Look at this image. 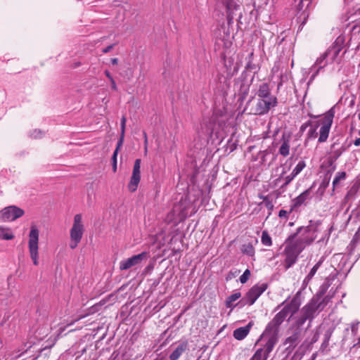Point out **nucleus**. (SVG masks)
Wrapping results in <instances>:
<instances>
[{
	"instance_id": "nucleus-12",
	"label": "nucleus",
	"mask_w": 360,
	"mask_h": 360,
	"mask_svg": "<svg viewBox=\"0 0 360 360\" xmlns=\"http://www.w3.org/2000/svg\"><path fill=\"white\" fill-rule=\"evenodd\" d=\"M274 347V346L266 342L262 348H259L255 352L253 356L256 360H267Z\"/></svg>"
},
{
	"instance_id": "nucleus-32",
	"label": "nucleus",
	"mask_w": 360,
	"mask_h": 360,
	"mask_svg": "<svg viewBox=\"0 0 360 360\" xmlns=\"http://www.w3.org/2000/svg\"><path fill=\"white\" fill-rule=\"evenodd\" d=\"M306 167V164L304 162V161H300L297 165H296V167L294 168V169L292 170V173L297 176L298 175L302 170L303 169Z\"/></svg>"
},
{
	"instance_id": "nucleus-36",
	"label": "nucleus",
	"mask_w": 360,
	"mask_h": 360,
	"mask_svg": "<svg viewBox=\"0 0 360 360\" xmlns=\"http://www.w3.org/2000/svg\"><path fill=\"white\" fill-rule=\"evenodd\" d=\"M124 133L125 132L121 131L120 139L117 142L116 149L115 150V151H117V154L118 153L120 148H121V146L123 144L124 139Z\"/></svg>"
},
{
	"instance_id": "nucleus-31",
	"label": "nucleus",
	"mask_w": 360,
	"mask_h": 360,
	"mask_svg": "<svg viewBox=\"0 0 360 360\" xmlns=\"http://www.w3.org/2000/svg\"><path fill=\"white\" fill-rule=\"evenodd\" d=\"M307 319H310V318L307 317L306 314H302V316L297 320L296 323H295V325H293L292 327H295L296 328H301L302 325L305 323V321Z\"/></svg>"
},
{
	"instance_id": "nucleus-37",
	"label": "nucleus",
	"mask_w": 360,
	"mask_h": 360,
	"mask_svg": "<svg viewBox=\"0 0 360 360\" xmlns=\"http://www.w3.org/2000/svg\"><path fill=\"white\" fill-rule=\"evenodd\" d=\"M124 133L125 132L121 131L120 139L117 142L116 149L115 150V151H117V154L118 153L120 148H121V146L123 144L124 139Z\"/></svg>"
},
{
	"instance_id": "nucleus-40",
	"label": "nucleus",
	"mask_w": 360,
	"mask_h": 360,
	"mask_svg": "<svg viewBox=\"0 0 360 360\" xmlns=\"http://www.w3.org/2000/svg\"><path fill=\"white\" fill-rule=\"evenodd\" d=\"M201 129L202 133L204 134H212V129L211 127H208L207 124H205V127H204L202 125L201 127Z\"/></svg>"
},
{
	"instance_id": "nucleus-30",
	"label": "nucleus",
	"mask_w": 360,
	"mask_h": 360,
	"mask_svg": "<svg viewBox=\"0 0 360 360\" xmlns=\"http://www.w3.org/2000/svg\"><path fill=\"white\" fill-rule=\"evenodd\" d=\"M345 176H346V174L344 172L337 173L335 177L334 178V179L333 181V187L337 186L341 180H343L345 179Z\"/></svg>"
},
{
	"instance_id": "nucleus-39",
	"label": "nucleus",
	"mask_w": 360,
	"mask_h": 360,
	"mask_svg": "<svg viewBox=\"0 0 360 360\" xmlns=\"http://www.w3.org/2000/svg\"><path fill=\"white\" fill-rule=\"evenodd\" d=\"M117 151H114L112 157V170L114 172L117 171Z\"/></svg>"
},
{
	"instance_id": "nucleus-25",
	"label": "nucleus",
	"mask_w": 360,
	"mask_h": 360,
	"mask_svg": "<svg viewBox=\"0 0 360 360\" xmlns=\"http://www.w3.org/2000/svg\"><path fill=\"white\" fill-rule=\"evenodd\" d=\"M289 152H290L289 141L285 140L279 148V153L283 156L286 157L289 155Z\"/></svg>"
},
{
	"instance_id": "nucleus-14",
	"label": "nucleus",
	"mask_w": 360,
	"mask_h": 360,
	"mask_svg": "<svg viewBox=\"0 0 360 360\" xmlns=\"http://www.w3.org/2000/svg\"><path fill=\"white\" fill-rule=\"evenodd\" d=\"M290 333L291 334L286 338L285 344L289 345L290 346L296 345L301 337L302 328L292 327L290 328Z\"/></svg>"
},
{
	"instance_id": "nucleus-42",
	"label": "nucleus",
	"mask_w": 360,
	"mask_h": 360,
	"mask_svg": "<svg viewBox=\"0 0 360 360\" xmlns=\"http://www.w3.org/2000/svg\"><path fill=\"white\" fill-rule=\"evenodd\" d=\"M126 122L127 119L123 116L121 120V131L125 132Z\"/></svg>"
},
{
	"instance_id": "nucleus-13",
	"label": "nucleus",
	"mask_w": 360,
	"mask_h": 360,
	"mask_svg": "<svg viewBox=\"0 0 360 360\" xmlns=\"http://www.w3.org/2000/svg\"><path fill=\"white\" fill-rule=\"evenodd\" d=\"M342 49V40L337 39L333 46L326 51L332 62L338 57Z\"/></svg>"
},
{
	"instance_id": "nucleus-47",
	"label": "nucleus",
	"mask_w": 360,
	"mask_h": 360,
	"mask_svg": "<svg viewBox=\"0 0 360 360\" xmlns=\"http://www.w3.org/2000/svg\"><path fill=\"white\" fill-rule=\"evenodd\" d=\"M143 137H144V144L146 146L148 144V137L146 133L143 132Z\"/></svg>"
},
{
	"instance_id": "nucleus-1",
	"label": "nucleus",
	"mask_w": 360,
	"mask_h": 360,
	"mask_svg": "<svg viewBox=\"0 0 360 360\" xmlns=\"http://www.w3.org/2000/svg\"><path fill=\"white\" fill-rule=\"evenodd\" d=\"M335 108L333 107L323 115L322 119L314 122V128L310 129L308 132L309 137L315 139L319 136L318 141L319 143L326 141L333 124Z\"/></svg>"
},
{
	"instance_id": "nucleus-9",
	"label": "nucleus",
	"mask_w": 360,
	"mask_h": 360,
	"mask_svg": "<svg viewBox=\"0 0 360 360\" xmlns=\"http://www.w3.org/2000/svg\"><path fill=\"white\" fill-rule=\"evenodd\" d=\"M141 160L136 159L135 160L132 175L130 181L128 184V188L131 192L136 191L138 185L141 179Z\"/></svg>"
},
{
	"instance_id": "nucleus-49",
	"label": "nucleus",
	"mask_w": 360,
	"mask_h": 360,
	"mask_svg": "<svg viewBox=\"0 0 360 360\" xmlns=\"http://www.w3.org/2000/svg\"><path fill=\"white\" fill-rule=\"evenodd\" d=\"M354 144L356 146H360V137L356 139L354 142Z\"/></svg>"
},
{
	"instance_id": "nucleus-23",
	"label": "nucleus",
	"mask_w": 360,
	"mask_h": 360,
	"mask_svg": "<svg viewBox=\"0 0 360 360\" xmlns=\"http://www.w3.org/2000/svg\"><path fill=\"white\" fill-rule=\"evenodd\" d=\"M0 238L4 240H12L14 238V235L9 229L0 226Z\"/></svg>"
},
{
	"instance_id": "nucleus-20",
	"label": "nucleus",
	"mask_w": 360,
	"mask_h": 360,
	"mask_svg": "<svg viewBox=\"0 0 360 360\" xmlns=\"http://www.w3.org/2000/svg\"><path fill=\"white\" fill-rule=\"evenodd\" d=\"M309 190H306L302 192L300 195H298L296 198L294 199V206L299 207L302 205L305 200L308 198L309 195Z\"/></svg>"
},
{
	"instance_id": "nucleus-41",
	"label": "nucleus",
	"mask_w": 360,
	"mask_h": 360,
	"mask_svg": "<svg viewBox=\"0 0 360 360\" xmlns=\"http://www.w3.org/2000/svg\"><path fill=\"white\" fill-rule=\"evenodd\" d=\"M31 136L34 139L40 138L41 136V131L40 130L34 129L31 133Z\"/></svg>"
},
{
	"instance_id": "nucleus-18",
	"label": "nucleus",
	"mask_w": 360,
	"mask_h": 360,
	"mask_svg": "<svg viewBox=\"0 0 360 360\" xmlns=\"http://www.w3.org/2000/svg\"><path fill=\"white\" fill-rule=\"evenodd\" d=\"M252 326V323L250 322L246 326L236 329L233 331V337L238 340H243L249 333Z\"/></svg>"
},
{
	"instance_id": "nucleus-22",
	"label": "nucleus",
	"mask_w": 360,
	"mask_h": 360,
	"mask_svg": "<svg viewBox=\"0 0 360 360\" xmlns=\"http://www.w3.org/2000/svg\"><path fill=\"white\" fill-rule=\"evenodd\" d=\"M288 316V315L286 314V312L282 309L281 311L276 314L271 321L280 326Z\"/></svg>"
},
{
	"instance_id": "nucleus-16",
	"label": "nucleus",
	"mask_w": 360,
	"mask_h": 360,
	"mask_svg": "<svg viewBox=\"0 0 360 360\" xmlns=\"http://www.w3.org/2000/svg\"><path fill=\"white\" fill-rule=\"evenodd\" d=\"M300 306V300L297 298H293L289 303H288L283 309L290 317L295 312L297 311Z\"/></svg>"
},
{
	"instance_id": "nucleus-43",
	"label": "nucleus",
	"mask_w": 360,
	"mask_h": 360,
	"mask_svg": "<svg viewBox=\"0 0 360 360\" xmlns=\"http://www.w3.org/2000/svg\"><path fill=\"white\" fill-rule=\"evenodd\" d=\"M288 212L284 210H281L278 213V216L281 218L285 217L287 218Z\"/></svg>"
},
{
	"instance_id": "nucleus-34",
	"label": "nucleus",
	"mask_w": 360,
	"mask_h": 360,
	"mask_svg": "<svg viewBox=\"0 0 360 360\" xmlns=\"http://www.w3.org/2000/svg\"><path fill=\"white\" fill-rule=\"evenodd\" d=\"M250 276V271L246 269L240 277V281L241 283H245Z\"/></svg>"
},
{
	"instance_id": "nucleus-33",
	"label": "nucleus",
	"mask_w": 360,
	"mask_h": 360,
	"mask_svg": "<svg viewBox=\"0 0 360 360\" xmlns=\"http://www.w3.org/2000/svg\"><path fill=\"white\" fill-rule=\"evenodd\" d=\"M284 174H285V172L283 171L280 176L281 179L283 178L285 180V183L282 186V187L288 186L292 181V179L296 176L292 172H291V174L290 175H288V176L283 177Z\"/></svg>"
},
{
	"instance_id": "nucleus-28",
	"label": "nucleus",
	"mask_w": 360,
	"mask_h": 360,
	"mask_svg": "<svg viewBox=\"0 0 360 360\" xmlns=\"http://www.w3.org/2000/svg\"><path fill=\"white\" fill-rule=\"evenodd\" d=\"M242 251L249 256H253L255 254V249L250 243L243 245Z\"/></svg>"
},
{
	"instance_id": "nucleus-10",
	"label": "nucleus",
	"mask_w": 360,
	"mask_h": 360,
	"mask_svg": "<svg viewBox=\"0 0 360 360\" xmlns=\"http://www.w3.org/2000/svg\"><path fill=\"white\" fill-rule=\"evenodd\" d=\"M147 257V252H143L139 255H134L130 258L122 260L120 262V270H127L133 266H135L146 259Z\"/></svg>"
},
{
	"instance_id": "nucleus-45",
	"label": "nucleus",
	"mask_w": 360,
	"mask_h": 360,
	"mask_svg": "<svg viewBox=\"0 0 360 360\" xmlns=\"http://www.w3.org/2000/svg\"><path fill=\"white\" fill-rule=\"evenodd\" d=\"M105 74L106 77L110 79V81H112L113 78L111 76L110 73L108 70H106L105 72Z\"/></svg>"
},
{
	"instance_id": "nucleus-29",
	"label": "nucleus",
	"mask_w": 360,
	"mask_h": 360,
	"mask_svg": "<svg viewBox=\"0 0 360 360\" xmlns=\"http://www.w3.org/2000/svg\"><path fill=\"white\" fill-rule=\"evenodd\" d=\"M328 57V56L326 52H325L319 58H317V60H316V61L315 63V65H319V68H321L324 67L327 64V62L324 63V60Z\"/></svg>"
},
{
	"instance_id": "nucleus-44",
	"label": "nucleus",
	"mask_w": 360,
	"mask_h": 360,
	"mask_svg": "<svg viewBox=\"0 0 360 360\" xmlns=\"http://www.w3.org/2000/svg\"><path fill=\"white\" fill-rule=\"evenodd\" d=\"M114 46H115V44H111V45L107 46L106 48L103 49L102 50L103 53H108L113 49Z\"/></svg>"
},
{
	"instance_id": "nucleus-19",
	"label": "nucleus",
	"mask_w": 360,
	"mask_h": 360,
	"mask_svg": "<svg viewBox=\"0 0 360 360\" xmlns=\"http://www.w3.org/2000/svg\"><path fill=\"white\" fill-rule=\"evenodd\" d=\"M239 6L237 0H226V7L228 18L232 19L233 18V15L236 14L235 12L238 9Z\"/></svg>"
},
{
	"instance_id": "nucleus-38",
	"label": "nucleus",
	"mask_w": 360,
	"mask_h": 360,
	"mask_svg": "<svg viewBox=\"0 0 360 360\" xmlns=\"http://www.w3.org/2000/svg\"><path fill=\"white\" fill-rule=\"evenodd\" d=\"M328 287L325 285L321 286L319 292L315 296H320V300H322V297L326 293Z\"/></svg>"
},
{
	"instance_id": "nucleus-5",
	"label": "nucleus",
	"mask_w": 360,
	"mask_h": 360,
	"mask_svg": "<svg viewBox=\"0 0 360 360\" xmlns=\"http://www.w3.org/2000/svg\"><path fill=\"white\" fill-rule=\"evenodd\" d=\"M39 231L35 226H32L29 234L28 248L30 257L33 261V264L36 266L39 264Z\"/></svg>"
},
{
	"instance_id": "nucleus-17",
	"label": "nucleus",
	"mask_w": 360,
	"mask_h": 360,
	"mask_svg": "<svg viewBox=\"0 0 360 360\" xmlns=\"http://www.w3.org/2000/svg\"><path fill=\"white\" fill-rule=\"evenodd\" d=\"M286 257H285V266L287 268L290 267L293 264H295L297 261V257L299 255L298 253H296L295 251L292 250L288 245L285 249Z\"/></svg>"
},
{
	"instance_id": "nucleus-35",
	"label": "nucleus",
	"mask_w": 360,
	"mask_h": 360,
	"mask_svg": "<svg viewBox=\"0 0 360 360\" xmlns=\"http://www.w3.org/2000/svg\"><path fill=\"white\" fill-rule=\"evenodd\" d=\"M124 133L125 132L121 131L120 139L117 142L116 149L115 150V151H117V154L118 153L120 148H121V146L123 144L124 139Z\"/></svg>"
},
{
	"instance_id": "nucleus-15",
	"label": "nucleus",
	"mask_w": 360,
	"mask_h": 360,
	"mask_svg": "<svg viewBox=\"0 0 360 360\" xmlns=\"http://www.w3.org/2000/svg\"><path fill=\"white\" fill-rule=\"evenodd\" d=\"M188 349V342L186 341L179 343L169 355L170 360H178L179 357Z\"/></svg>"
},
{
	"instance_id": "nucleus-2",
	"label": "nucleus",
	"mask_w": 360,
	"mask_h": 360,
	"mask_svg": "<svg viewBox=\"0 0 360 360\" xmlns=\"http://www.w3.org/2000/svg\"><path fill=\"white\" fill-rule=\"evenodd\" d=\"M300 235V237L295 242H291L288 245L292 250L300 254L306 247L313 242L314 238L311 235V229L309 227H300L297 233L294 234L292 238H294L295 236Z\"/></svg>"
},
{
	"instance_id": "nucleus-7",
	"label": "nucleus",
	"mask_w": 360,
	"mask_h": 360,
	"mask_svg": "<svg viewBox=\"0 0 360 360\" xmlns=\"http://www.w3.org/2000/svg\"><path fill=\"white\" fill-rule=\"evenodd\" d=\"M280 326L271 321L268 323L262 338L266 339V342L271 345L275 346L278 340Z\"/></svg>"
},
{
	"instance_id": "nucleus-26",
	"label": "nucleus",
	"mask_w": 360,
	"mask_h": 360,
	"mask_svg": "<svg viewBox=\"0 0 360 360\" xmlns=\"http://www.w3.org/2000/svg\"><path fill=\"white\" fill-rule=\"evenodd\" d=\"M241 296V294L240 292H235L228 297L226 301V305L227 307H233L234 305L233 304V302L239 299Z\"/></svg>"
},
{
	"instance_id": "nucleus-46",
	"label": "nucleus",
	"mask_w": 360,
	"mask_h": 360,
	"mask_svg": "<svg viewBox=\"0 0 360 360\" xmlns=\"http://www.w3.org/2000/svg\"><path fill=\"white\" fill-rule=\"evenodd\" d=\"M110 82H111V87H112V89H114V90H117V85L115 84V80L112 79V81H110Z\"/></svg>"
},
{
	"instance_id": "nucleus-4",
	"label": "nucleus",
	"mask_w": 360,
	"mask_h": 360,
	"mask_svg": "<svg viewBox=\"0 0 360 360\" xmlns=\"http://www.w3.org/2000/svg\"><path fill=\"white\" fill-rule=\"evenodd\" d=\"M328 297L320 300V296H314L310 302L302 309V314H306L307 317L313 319L317 311H321L326 307L328 301Z\"/></svg>"
},
{
	"instance_id": "nucleus-50",
	"label": "nucleus",
	"mask_w": 360,
	"mask_h": 360,
	"mask_svg": "<svg viewBox=\"0 0 360 360\" xmlns=\"http://www.w3.org/2000/svg\"><path fill=\"white\" fill-rule=\"evenodd\" d=\"M145 153H147V145H145Z\"/></svg>"
},
{
	"instance_id": "nucleus-21",
	"label": "nucleus",
	"mask_w": 360,
	"mask_h": 360,
	"mask_svg": "<svg viewBox=\"0 0 360 360\" xmlns=\"http://www.w3.org/2000/svg\"><path fill=\"white\" fill-rule=\"evenodd\" d=\"M257 95L261 98H270V91L267 84L264 83L260 85L259 89L257 92Z\"/></svg>"
},
{
	"instance_id": "nucleus-51",
	"label": "nucleus",
	"mask_w": 360,
	"mask_h": 360,
	"mask_svg": "<svg viewBox=\"0 0 360 360\" xmlns=\"http://www.w3.org/2000/svg\"><path fill=\"white\" fill-rule=\"evenodd\" d=\"M335 143L333 144L331 147H332V148H334V147H335Z\"/></svg>"
},
{
	"instance_id": "nucleus-27",
	"label": "nucleus",
	"mask_w": 360,
	"mask_h": 360,
	"mask_svg": "<svg viewBox=\"0 0 360 360\" xmlns=\"http://www.w3.org/2000/svg\"><path fill=\"white\" fill-rule=\"evenodd\" d=\"M261 240L265 246H271L272 245L271 238L266 231L262 232Z\"/></svg>"
},
{
	"instance_id": "nucleus-3",
	"label": "nucleus",
	"mask_w": 360,
	"mask_h": 360,
	"mask_svg": "<svg viewBox=\"0 0 360 360\" xmlns=\"http://www.w3.org/2000/svg\"><path fill=\"white\" fill-rule=\"evenodd\" d=\"M84 233V225L82 224V217L81 214H77L74 217V221L70 229L71 242L70 247L75 249L80 243Z\"/></svg>"
},
{
	"instance_id": "nucleus-24",
	"label": "nucleus",
	"mask_w": 360,
	"mask_h": 360,
	"mask_svg": "<svg viewBox=\"0 0 360 360\" xmlns=\"http://www.w3.org/2000/svg\"><path fill=\"white\" fill-rule=\"evenodd\" d=\"M321 263H322V261L320 260L312 267V269L310 270L308 275L304 278V283H308L313 278V276L316 273L318 269L320 267Z\"/></svg>"
},
{
	"instance_id": "nucleus-6",
	"label": "nucleus",
	"mask_w": 360,
	"mask_h": 360,
	"mask_svg": "<svg viewBox=\"0 0 360 360\" xmlns=\"http://www.w3.org/2000/svg\"><path fill=\"white\" fill-rule=\"evenodd\" d=\"M25 212L15 205H10L4 207L0 211V221H13L21 217Z\"/></svg>"
},
{
	"instance_id": "nucleus-52",
	"label": "nucleus",
	"mask_w": 360,
	"mask_h": 360,
	"mask_svg": "<svg viewBox=\"0 0 360 360\" xmlns=\"http://www.w3.org/2000/svg\"><path fill=\"white\" fill-rule=\"evenodd\" d=\"M358 116H359V120H360V113L358 115Z\"/></svg>"
},
{
	"instance_id": "nucleus-11",
	"label": "nucleus",
	"mask_w": 360,
	"mask_h": 360,
	"mask_svg": "<svg viewBox=\"0 0 360 360\" xmlns=\"http://www.w3.org/2000/svg\"><path fill=\"white\" fill-rule=\"evenodd\" d=\"M276 97L259 99L255 108V114L264 115L266 113L271 107L276 105Z\"/></svg>"
},
{
	"instance_id": "nucleus-48",
	"label": "nucleus",
	"mask_w": 360,
	"mask_h": 360,
	"mask_svg": "<svg viewBox=\"0 0 360 360\" xmlns=\"http://www.w3.org/2000/svg\"><path fill=\"white\" fill-rule=\"evenodd\" d=\"M111 63L112 65H117L118 63V59L115 58L111 59Z\"/></svg>"
},
{
	"instance_id": "nucleus-8",
	"label": "nucleus",
	"mask_w": 360,
	"mask_h": 360,
	"mask_svg": "<svg viewBox=\"0 0 360 360\" xmlns=\"http://www.w3.org/2000/svg\"><path fill=\"white\" fill-rule=\"evenodd\" d=\"M267 285L266 283L257 284L252 287L247 292L245 297V303L252 305L257 298L266 290Z\"/></svg>"
}]
</instances>
